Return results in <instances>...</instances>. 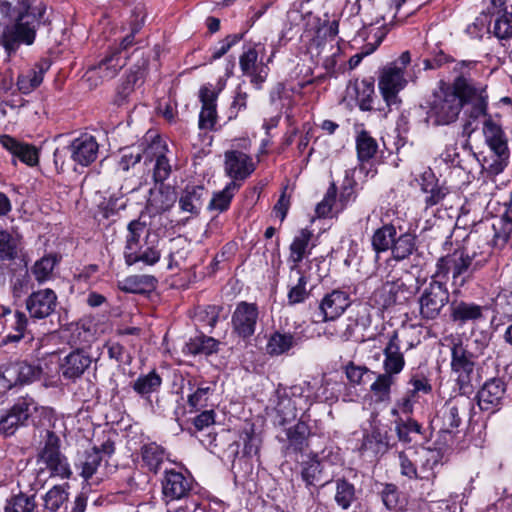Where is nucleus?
I'll return each instance as SVG.
<instances>
[{"label":"nucleus","mask_w":512,"mask_h":512,"mask_svg":"<svg viewBox=\"0 0 512 512\" xmlns=\"http://www.w3.org/2000/svg\"><path fill=\"white\" fill-rule=\"evenodd\" d=\"M474 62H460L455 66L459 74L451 83L440 81L428 98L425 122L432 127L449 126L457 122L462 111L470 120L486 116L488 94L486 87L476 83L465 69Z\"/></svg>","instance_id":"f257e3e1"},{"label":"nucleus","mask_w":512,"mask_h":512,"mask_svg":"<svg viewBox=\"0 0 512 512\" xmlns=\"http://www.w3.org/2000/svg\"><path fill=\"white\" fill-rule=\"evenodd\" d=\"M37 463L44 465L51 477L69 479L72 469L68 458L61 451L60 437L50 429H42L39 434Z\"/></svg>","instance_id":"f03ea898"},{"label":"nucleus","mask_w":512,"mask_h":512,"mask_svg":"<svg viewBox=\"0 0 512 512\" xmlns=\"http://www.w3.org/2000/svg\"><path fill=\"white\" fill-rule=\"evenodd\" d=\"M483 135L491 152L484 159V167L490 174L497 175L507 166L510 157L506 134L502 127L489 117L483 123Z\"/></svg>","instance_id":"7ed1b4c3"},{"label":"nucleus","mask_w":512,"mask_h":512,"mask_svg":"<svg viewBox=\"0 0 512 512\" xmlns=\"http://www.w3.org/2000/svg\"><path fill=\"white\" fill-rule=\"evenodd\" d=\"M410 62V53L404 51L395 61L382 68L379 76V89L388 106L400 102L398 93L407 85L405 69Z\"/></svg>","instance_id":"20e7f679"},{"label":"nucleus","mask_w":512,"mask_h":512,"mask_svg":"<svg viewBox=\"0 0 512 512\" xmlns=\"http://www.w3.org/2000/svg\"><path fill=\"white\" fill-rule=\"evenodd\" d=\"M405 0H392L394 5V13L390 17V21H386V16L383 14H377L375 18H367L363 21L364 26L361 31V36L365 38L367 43L363 46L360 53L355 54L349 59V66L351 69L359 65L364 56L373 53L380 43L383 41L389 31V25L395 18L397 11L401 7Z\"/></svg>","instance_id":"39448f33"},{"label":"nucleus","mask_w":512,"mask_h":512,"mask_svg":"<svg viewBox=\"0 0 512 512\" xmlns=\"http://www.w3.org/2000/svg\"><path fill=\"white\" fill-rule=\"evenodd\" d=\"M44 21L17 17L13 23L7 24L2 31L0 42L5 51L11 55L21 45L30 46L34 43L36 33Z\"/></svg>","instance_id":"423d86ee"},{"label":"nucleus","mask_w":512,"mask_h":512,"mask_svg":"<svg viewBox=\"0 0 512 512\" xmlns=\"http://www.w3.org/2000/svg\"><path fill=\"white\" fill-rule=\"evenodd\" d=\"M481 267L479 262L473 263V256H470L465 249H456L453 253L438 259L434 278L446 279L452 274L455 285L462 286L465 282L466 273L476 271Z\"/></svg>","instance_id":"0eeeda50"},{"label":"nucleus","mask_w":512,"mask_h":512,"mask_svg":"<svg viewBox=\"0 0 512 512\" xmlns=\"http://www.w3.org/2000/svg\"><path fill=\"white\" fill-rule=\"evenodd\" d=\"M449 297L450 294L445 283L432 277L418 298L421 319L425 321L437 319L449 302Z\"/></svg>","instance_id":"6e6552de"},{"label":"nucleus","mask_w":512,"mask_h":512,"mask_svg":"<svg viewBox=\"0 0 512 512\" xmlns=\"http://www.w3.org/2000/svg\"><path fill=\"white\" fill-rule=\"evenodd\" d=\"M264 51V45L256 43L253 46L244 48V51L239 58V65L242 73L250 77V82L257 89L261 88L269 73L267 64H265L262 59L259 60V54H263Z\"/></svg>","instance_id":"1a4fd4ad"},{"label":"nucleus","mask_w":512,"mask_h":512,"mask_svg":"<svg viewBox=\"0 0 512 512\" xmlns=\"http://www.w3.org/2000/svg\"><path fill=\"white\" fill-rule=\"evenodd\" d=\"M258 320L259 309L257 304L241 301L232 313V330L243 340L250 339L256 332Z\"/></svg>","instance_id":"9d476101"},{"label":"nucleus","mask_w":512,"mask_h":512,"mask_svg":"<svg viewBox=\"0 0 512 512\" xmlns=\"http://www.w3.org/2000/svg\"><path fill=\"white\" fill-rule=\"evenodd\" d=\"M351 305V299L347 292L335 289L325 294L319 302L315 322L332 321L340 317Z\"/></svg>","instance_id":"9b49d317"},{"label":"nucleus","mask_w":512,"mask_h":512,"mask_svg":"<svg viewBox=\"0 0 512 512\" xmlns=\"http://www.w3.org/2000/svg\"><path fill=\"white\" fill-rule=\"evenodd\" d=\"M159 239L156 235L151 238V233L147 232L144 243L134 246L131 249L124 250V260L128 266L142 263L146 266H153L159 262L161 258V250L159 249Z\"/></svg>","instance_id":"f8f14e48"},{"label":"nucleus","mask_w":512,"mask_h":512,"mask_svg":"<svg viewBox=\"0 0 512 512\" xmlns=\"http://www.w3.org/2000/svg\"><path fill=\"white\" fill-rule=\"evenodd\" d=\"M506 393V384L500 378L487 380L477 393V403L482 411L493 414L498 411Z\"/></svg>","instance_id":"ddd939ff"},{"label":"nucleus","mask_w":512,"mask_h":512,"mask_svg":"<svg viewBox=\"0 0 512 512\" xmlns=\"http://www.w3.org/2000/svg\"><path fill=\"white\" fill-rule=\"evenodd\" d=\"M26 309L33 319H45L52 315L57 307V295L50 289H40L26 299Z\"/></svg>","instance_id":"4468645a"},{"label":"nucleus","mask_w":512,"mask_h":512,"mask_svg":"<svg viewBox=\"0 0 512 512\" xmlns=\"http://www.w3.org/2000/svg\"><path fill=\"white\" fill-rule=\"evenodd\" d=\"M331 452L326 454V450L322 451V456L314 454L309 460L302 463L301 477L307 486L320 484L325 486L332 479V473L327 472V461L325 460Z\"/></svg>","instance_id":"2eb2a0df"},{"label":"nucleus","mask_w":512,"mask_h":512,"mask_svg":"<svg viewBox=\"0 0 512 512\" xmlns=\"http://www.w3.org/2000/svg\"><path fill=\"white\" fill-rule=\"evenodd\" d=\"M409 297L406 284L400 280L386 281L373 293V301L382 309L404 303Z\"/></svg>","instance_id":"dca6fc26"},{"label":"nucleus","mask_w":512,"mask_h":512,"mask_svg":"<svg viewBox=\"0 0 512 512\" xmlns=\"http://www.w3.org/2000/svg\"><path fill=\"white\" fill-rule=\"evenodd\" d=\"M193 481L173 469L166 470L162 479V493L166 501L181 500L189 496Z\"/></svg>","instance_id":"f3484780"},{"label":"nucleus","mask_w":512,"mask_h":512,"mask_svg":"<svg viewBox=\"0 0 512 512\" xmlns=\"http://www.w3.org/2000/svg\"><path fill=\"white\" fill-rule=\"evenodd\" d=\"M224 170L227 176L238 183L244 181L255 171L252 158L241 151L229 150L225 152Z\"/></svg>","instance_id":"a211bd4d"},{"label":"nucleus","mask_w":512,"mask_h":512,"mask_svg":"<svg viewBox=\"0 0 512 512\" xmlns=\"http://www.w3.org/2000/svg\"><path fill=\"white\" fill-rule=\"evenodd\" d=\"M102 461L103 457L100 455V451L97 446H94L78 455L75 467L85 482L91 485L99 484L103 480V477L99 475Z\"/></svg>","instance_id":"6ab92c4d"},{"label":"nucleus","mask_w":512,"mask_h":512,"mask_svg":"<svg viewBox=\"0 0 512 512\" xmlns=\"http://www.w3.org/2000/svg\"><path fill=\"white\" fill-rule=\"evenodd\" d=\"M93 358L83 349H75L60 362V372L64 379L75 382L91 366Z\"/></svg>","instance_id":"aec40b11"},{"label":"nucleus","mask_w":512,"mask_h":512,"mask_svg":"<svg viewBox=\"0 0 512 512\" xmlns=\"http://www.w3.org/2000/svg\"><path fill=\"white\" fill-rule=\"evenodd\" d=\"M401 347L402 341L399 338V334L397 331H393L392 334L389 335L388 342L383 349V373L396 378V376L403 371L405 358Z\"/></svg>","instance_id":"412c9836"},{"label":"nucleus","mask_w":512,"mask_h":512,"mask_svg":"<svg viewBox=\"0 0 512 512\" xmlns=\"http://www.w3.org/2000/svg\"><path fill=\"white\" fill-rule=\"evenodd\" d=\"M313 233L308 229H301L299 233L294 237L292 243L289 246V280L293 279L294 273H300L303 271L300 267V262L310 254L313 246L310 247V241Z\"/></svg>","instance_id":"4be33fe9"},{"label":"nucleus","mask_w":512,"mask_h":512,"mask_svg":"<svg viewBox=\"0 0 512 512\" xmlns=\"http://www.w3.org/2000/svg\"><path fill=\"white\" fill-rule=\"evenodd\" d=\"M98 150L96 138L87 133L75 138L69 146L72 160L81 166L93 163L98 156Z\"/></svg>","instance_id":"5701e85b"},{"label":"nucleus","mask_w":512,"mask_h":512,"mask_svg":"<svg viewBox=\"0 0 512 512\" xmlns=\"http://www.w3.org/2000/svg\"><path fill=\"white\" fill-rule=\"evenodd\" d=\"M420 479L433 480L438 469L442 466L443 453L440 449L424 446L415 447Z\"/></svg>","instance_id":"b1692460"},{"label":"nucleus","mask_w":512,"mask_h":512,"mask_svg":"<svg viewBox=\"0 0 512 512\" xmlns=\"http://www.w3.org/2000/svg\"><path fill=\"white\" fill-rule=\"evenodd\" d=\"M377 416L372 415L373 422L371 423V430L366 433L363 437L361 445L362 451H370L374 454H384L393 445L391 444L392 436L389 435L388 431L380 426L376 421Z\"/></svg>","instance_id":"393cba45"},{"label":"nucleus","mask_w":512,"mask_h":512,"mask_svg":"<svg viewBox=\"0 0 512 512\" xmlns=\"http://www.w3.org/2000/svg\"><path fill=\"white\" fill-rule=\"evenodd\" d=\"M451 358V367L458 374V381L462 384L469 383L475 366L473 354L459 342L453 344Z\"/></svg>","instance_id":"a878e982"},{"label":"nucleus","mask_w":512,"mask_h":512,"mask_svg":"<svg viewBox=\"0 0 512 512\" xmlns=\"http://www.w3.org/2000/svg\"><path fill=\"white\" fill-rule=\"evenodd\" d=\"M166 146L161 140L154 141L144 152L146 159H155L153 177L155 182L165 181L171 173V165L165 156Z\"/></svg>","instance_id":"bb28decb"},{"label":"nucleus","mask_w":512,"mask_h":512,"mask_svg":"<svg viewBox=\"0 0 512 512\" xmlns=\"http://www.w3.org/2000/svg\"><path fill=\"white\" fill-rule=\"evenodd\" d=\"M207 190L202 185H187L180 193L179 208L184 213L198 215L203 206Z\"/></svg>","instance_id":"cd10ccee"},{"label":"nucleus","mask_w":512,"mask_h":512,"mask_svg":"<svg viewBox=\"0 0 512 512\" xmlns=\"http://www.w3.org/2000/svg\"><path fill=\"white\" fill-rule=\"evenodd\" d=\"M469 401L464 398L449 400L441 410L442 430L452 432L462 422L461 414L466 412Z\"/></svg>","instance_id":"c85d7f7f"},{"label":"nucleus","mask_w":512,"mask_h":512,"mask_svg":"<svg viewBox=\"0 0 512 512\" xmlns=\"http://www.w3.org/2000/svg\"><path fill=\"white\" fill-rule=\"evenodd\" d=\"M200 101L202 109L199 115L200 129H213L216 123V98L217 94L210 88L204 86L200 89Z\"/></svg>","instance_id":"c756f323"},{"label":"nucleus","mask_w":512,"mask_h":512,"mask_svg":"<svg viewBox=\"0 0 512 512\" xmlns=\"http://www.w3.org/2000/svg\"><path fill=\"white\" fill-rule=\"evenodd\" d=\"M42 374V368L39 365H34L26 361H20L11 364L5 370V377L9 381L14 380L15 383H30L38 380Z\"/></svg>","instance_id":"7c9ffc66"},{"label":"nucleus","mask_w":512,"mask_h":512,"mask_svg":"<svg viewBox=\"0 0 512 512\" xmlns=\"http://www.w3.org/2000/svg\"><path fill=\"white\" fill-rule=\"evenodd\" d=\"M301 343V336L298 333L274 332L268 339L266 351L271 356H279L288 353L292 348Z\"/></svg>","instance_id":"2f4dec72"},{"label":"nucleus","mask_w":512,"mask_h":512,"mask_svg":"<svg viewBox=\"0 0 512 512\" xmlns=\"http://www.w3.org/2000/svg\"><path fill=\"white\" fill-rule=\"evenodd\" d=\"M1 143L13 156L25 164L33 166L38 163V150L35 146L18 142L10 136H3Z\"/></svg>","instance_id":"473e14b6"},{"label":"nucleus","mask_w":512,"mask_h":512,"mask_svg":"<svg viewBox=\"0 0 512 512\" xmlns=\"http://www.w3.org/2000/svg\"><path fill=\"white\" fill-rule=\"evenodd\" d=\"M450 317L453 322L463 325L468 321L481 319L483 317V307L475 303L455 301L450 306Z\"/></svg>","instance_id":"72a5a7b5"},{"label":"nucleus","mask_w":512,"mask_h":512,"mask_svg":"<svg viewBox=\"0 0 512 512\" xmlns=\"http://www.w3.org/2000/svg\"><path fill=\"white\" fill-rule=\"evenodd\" d=\"M422 430V425L410 416L398 417L395 420V432L398 440L402 443L418 442L423 434Z\"/></svg>","instance_id":"f704fd0d"},{"label":"nucleus","mask_w":512,"mask_h":512,"mask_svg":"<svg viewBox=\"0 0 512 512\" xmlns=\"http://www.w3.org/2000/svg\"><path fill=\"white\" fill-rule=\"evenodd\" d=\"M189 389L192 391L188 395V404L191 408L195 410H200L208 405L209 398L213 395L215 391V383L212 382H200L196 383V381L188 382Z\"/></svg>","instance_id":"c9c22d12"},{"label":"nucleus","mask_w":512,"mask_h":512,"mask_svg":"<svg viewBox=\"0 0 512 512\" xmlns=\"http://www.w3.org/2000/svg\"><path fill=\"white\" fill-rule=\"evenodd\" d=\"M126 59L127 56L121 54V51L113 50L90 72H98L103 78L112 79L125 66Z\"/></svg>","instance_id":"e433bc0d"},{"label":"nucleus","mask_w":512,"mask_h":512,"mask_svg":"<svg viewBox=\"0 0 512 512\" xmlns=\"http://www.w3.org/2000/svg\"><path fill=\"white\" fill-rule=\"evenodd\" d=\"M43 504L38 506L37 512H59L68 500V493L62 485L53 486L42 497Z\"/></svg>","instance_id":"4c0bfd02"},{"label":"nucleus","mask_w":512,"mask_h":512,"mask_svg":"<svg viewBox=\"0 0 512 512\" xmlns=\"http://www.w3.org/2000/svg\"><path fill=\"white\" fill-rule=\"evenodd\" d=\"M396 378L386 373H379L370 385L372 398L376 403H388L391 400V388Z\"/></svg>","instance_id":"58836bf2"},{"label":"nucleus","mask_w":512,"mask_h":512,"mask_svg":"<svg viewBox=\"0 0 512 512\" xmlns=\"http://www.w3.org/2000/svg\"><path fill=\"white\" fill-rule=\"evenodd\" d=\"M156 282L152 275H132L120 281L118 287L127 293L144 294L154 288Z\"/></svg>","instance_id":"ea45409f"},{"label":"nucleus","mask_w":512,"mask_h":512,"mask_svg":"<svg viewBox=\"0 0 512 512\" xmlns=\"http://www.w3.org/2000/svg\"><path fill=\"white\" fill-rule=\"evenodd\" d=\"M357 157L360 162H366L372 159L377 150L378 143L366 130H360L356 135Z\"/></svg>","instance_id":"a19ab883"},{"label":"nucleus","mask_w":512,"mask_h":512,"mask_svg":"<svg viewBox=\"0 0 512 512\" xmlns=\"http://www.w3.org/2000/svg\"><path fill=\"white\" fill-rule=\"evenodd\" d=\"M37 509L35 495H27L23 492L10 496L4 506V512H37Z\"/></svg>","instance_id":"79ce46f5"},{"label":"nucleus","mask_w":512,"mask_h":512,"mask_svg":"<svg viewBox=\"0 0 512 512\" xmlns=\"http://www.w3.org/2000/svg\"><path fill=\"white\" fill-rule=\"evenodd\" d=\"M240 188V184L235 181H230L223 190L214 193L212 199L208 204L209 210H215L219 213L226 211L231 203L232 198L236 191Z\"/></svg>","instance_id":"37998d69"},{"label":"nucleus","mask_w":512,"mask_h":512,"mask_svg":"<svg viewBox=\"0 0 512 512\" xmlns=\"http://www.w3.org/2000/svg\"><path fill=\"white\" fill-rule=\"evenodd\" d=\"M294 274L297 276L296 283L289 284V290L287 294V300L290 306L305 302L310 295V291L306 288L308 277L305 275L304 271H300V273ZM290 282H292V279Z\"/></svg>","instance_id":"c03bdc74"},{"label":"nucleus","mask_w":512,"mask_h":512,"mask_svg":"<svg viewBox=\"0 0 512 512\" xmlns=\"http://www.w3.org/2000/svg\"><path fill=\"white\" fill-rule=\"evenodd\" d=\"M395 237L396 228L393 225L386 224L378 228L372 236L374 251L379 254L391 250Z\"/></svg>","instance_id":"a18cd8bd"},{"label":"nucleus","mask_w":512,"mask_h":512,"mask_svg":"<svg viewBox=\"0 0 512 512\" xmlns=\"http://www.w3.org/2000/svg\"><path fill=\"white\" fill-rule=\"evenodd\" d=\"M286 438L289 446L295 451H302L310 435V428L306 422L299 420L293 427L286 429Z\"/></svg>","instance_id":"49530a36"},{"label":"nucleus","mask_w":512,"mask_h":512,"mask_svg":"<svg viewBox=\"0 0 512 512\" xmlns=\"http://www.w3.org/2000/svg\"><path fill=\"white\" fill-rule=\"evenodd\" d=\"M58 263L55 255L43 256L37 260L31 268V274L39 284H43L52 278L53 270Z\"/></svg>","instance_id":"de8ad7c7"},{"label":"nucleus","mask_w":512,"mask_h":512,"mask_svg":"<svg viewBox=\"0 0 512 512\" xmlns=\"http://www.w3.org/2000/svg\"><path fill=\"white\" fill-rule=\"evenodd\" d=\"M165 457V450L154 442L142 447V460L148 469L154 473L158 472Z\"/></svg>","instance_id":"09e8293b"},{"label":"nucleus","mask_w":512,"mask_h":512,"mask_svg":"<svg viewBox=\"0 0 512 512\" xmlns=\"http://www.w3.org/2000/svg\"><path fill=\"white\" fill-rule=\"evenodd\" d=\"M176 201V194L170 187L160 188L158 191L151 190V197L148 205L156 212H164L169 210Z\"/></svg>","instance_id":"8fccbe9b"},{"label":"nucleus","mask_w":512,"mask_h":512,"mask_svg":"<svg viewBox=\"0 0 512 512\" xmlns=\"http://www.w3.org/2000/svg\"><path fill=\"white\" fill-rule=\"evenodd\" d=\"M15 9L17 17L43 21L46 5L42 1L37 0H17Z\"/></svg>","instance_id":"3c124183"},{"label":"nucleus","mask_w":512,"mask_h":512,"mask_svg":"<svg viewBox=\"0 0 512 512\" xmlns=\"http://www.w3.org/2000/svg\"><path fill=\"white\" fill-rule=\"evenodd\" d=\"M416 249L415 237L410 233L395 237L391 247L392 256L396 261L408 258Z\"/></svg>","instance_id":"603ef678"},{"label":"nucleus","mask_w":512,"mask_h":512,"mask_svg":"<svg viewBox=\"0 0 512 512\" xmlns=\"http://www.w3.org/2000/svg\"><path fill=\"white\" fill-rule=\"evenodd\" d=\"M414 447H410L398 453V461L401 475L409 479H420L418 462L415 461L416 453Z\"/></svg>","instance_id":"864d4df0"},{"label":"nucleus","mask_w":512,"mask_h":512,"mask_svg":"<svg viewBox=\"0 0 512 512\" xmlns=\"http://www.w3.org/2000/svg\"><path fill=\"white\" fill-rule=\"evenodd\" d=\"M219 342L212 338L205 335L197 336L193 339H191L186 344V350L193 355L196 354H205L210 355L212 353L217 352L218 350Z\"/></svg>","instance_id":"5fc2aeb1"},{"label":"nucleus","mask_w":512,"mask_h":512,"mask_svg":"<svg viewBox=\"0 0 512 512\" xmlns=\"http://www.w3.org/2000/svg\"><path fill=\"white\" fill-rule=\"evenodd\" d=\"M162 383L161 377L152 371L146 375L138 377L133 383V389L141 396H147L156 392Z\"/></svg>","instance_id":"6e6d98bb"},{"label":"nucleus","mask_w":512,"mask_h":512,"mask_svg":"<svg viewBox=\"0 0 512 512\" xmlns=\"http://www.w3.org/2000/svg\"><path fill=\"white\" fill-rule=\"evenodd\" d=\"M19 239L6 230H0V260L12 261L18 256Z\"/></svg>","instance_id":"4d7b16f0"},{"label":"nucleus","mask_w":512,"mask_h":512,"mask_svg":"<svg viewBox=\"0 0 512 512\" xmlns=\"http://www.w3.org/2000/svg\"><path fill=\"white\" fill-rule=\"evenodd\" d=\"M312 383H317V386L308 394L310 403L315 401L324 402L336 397L333 391L334 387L331 386L337 385V383L333 382L331 379L322 377L320 380H313Z\"/></svg>","instance_id":"13d9d810"},{"label":"nucleus","mask_w":512,"mask_h":512,"mask_svg":"<svg viewBox=\"0 0 512 512\" xmlns=\"http://www.w3.org/2000/svg\"><path fill=\"white\" fill-rule=\"evenodd\" d=\"M43 69H31L18 76L17 87L22 94H29L43 81Z\"/></svg>","instance_id":"bf43d9fd"},{"label":"nucleus","mask_w":512,"mask_h":512,"mask_svg":"<svg viewBox=\"0 0 512 512\" xmlns=\"http://www.w3.org/2000/svg\"><path fill=\"white\" fill-rule=\"evenodd\" d=\"M355 500V488L345 479L336 482L335 501L342 509H348Z\"/></svg>","instance_id":"052dcab7"},{"label":"nucleus","mask_w":512,"mask_h":512,"mask_svg":"<svg viewBox=\"0 0 512 512\" xmlns=\"http://www.w3.org/2000/svg\"><path fill=\"white\" fill-rule=\"evenodd\" d=\"M27 324L28 319L25 313L16 311L11 322V329L13 332H10L6 335L4 343H16L24 338Z\"/></svg>","instance_id":"680f3d73"},{"label":"nucleus","mask_w":512,"mask_h":512,"mask_svg":"<svg viewBox=\"0 0 512 512\" xmlns=\"http://www.w3.org/2000/svg\"><path fill=\"white\" fill-rule=\"evenodd\" d=\"M356 99L359 107L363 111L372 109V99L374 95V84L369 80H362L355 85Z\"/></svg>","instance_id":"e2e57ef3"},{"label":"nucleus","mask_w":512,"mask_h":512,"mask_svg":"<svg viewBox=\"0 0 512 512\" xmlns=\"http://www.w3.org/2000/svg\"><path fill=\"white\" fill-rule=\"evenodd\" d=\"M146 231V223L140 219L132 220L127 226V235L125 240L124 250L138 246L141 242V237Z\"/></svg>","instance_id":"0e129e2a"},{"label":"nucleus","mask_w":512,"mask_h":512,"mask_svg":"<svg viewBox=\"0 0 512 512\" xmlns=\"http://www.w3.org/2000/svg\"><path fill=\"white\" fill-rule=\"evenodd\" d=\"M11 409L26 425L28 419L38 410V405L32 397L25 396L20 397Z\"/></svg>","instance_id":"69168bd1"},{"label":"nucleus","mask_w":512,"mask_h":512,"mask_svg":"<svg viewBox=\"0 0 512 512\" xmlns=\"http://www.w3.org/2000/svg\"><path fill=\"white\" fill-rule=\"evenodd\" d=\"M138 80V74L132 72L127 75L126 79L118 86L114 103L118 106L125 104L128 97L134 91L135 84Z\"/></svg>","instance_id":"338daca9"},{"label":"nucleus","mask_w":512,"mask_h":512,"mask_svg":"<svg viewBox=\"0 0 512 512\" xmlns=\"http://www.w3.org/2000/svg\"><path fill=\"white\" fill-rule=\"evenodd\" d=\"M493 32L499 39H509L512 37V13L506 11L495 19Z\"/></svg>","instance_id":"774afa93"}]
</instances>
